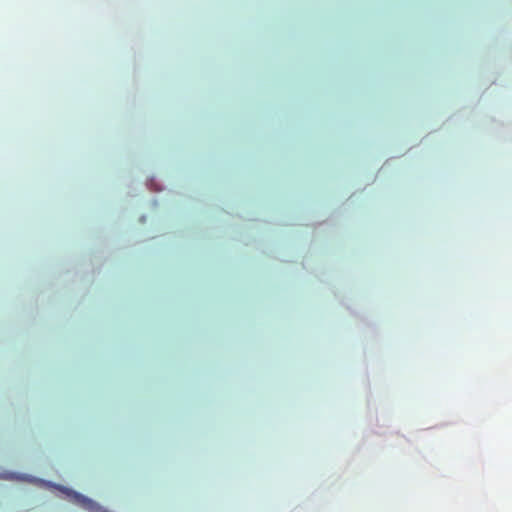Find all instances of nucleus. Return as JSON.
Instances as JSON below:
<instances>
[{
    "label": "nucleus",
    "mask_w": 512,
    "mask_h": 512,
    "mask_svg": "<svg viewBox=\"0 0 512 512\" xmlns=\"http://www.w3.org/2000/svg\"><path fill=\"white\" fill-rule=\"evenodd\" d=\"M65 493H66V498H72L75 496L74 492L68 488H66Z\"/></svg>",
    "instance_id": "1"
},
{
    "label": "nucleus",
    "mask_w": 512,
    "mask_h": 512,
    "mask_svg": "<svg viewBox=\"0 0 512 512\" xmlns=\"http://www.w3.org/2000/svg\"><path fill=\"white\" fill-rule=\"evenodd\" d=\"M59 489H60L61 491H64V487H62V486H59Z\"/></svg>",
    "instance_id": "2"
}]
</instances>
